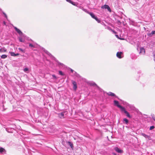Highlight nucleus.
<instances>
[{
  "instance_id": "nucleus-17",
  "label": "nucleus",
  "mask_w": 155,
  "mask_h": 155,
  "mask_svg": "<svg viewBox=\"0 0 155 155\" xmlns=\"http://www.w3.org/2000/svg\"><path fill=\"white\" fill-rule=\"evenodd\" d=\"M107 94L109 95V96H115L116 97V95H115V94H114V93H113L111 92H109L108 93H107Z\"/></svg>"
},
{
  "instance_id": "nucleus-6",
  "label": "nucleus",
  "mask_w": 155,
  "mask_h": 155,
  "mask_svg": "<svg viewBox=\"0 0 155 155\" xmlns=\"http://www.w3.org/2000/svg\"><path fill=\"white\" fill-rule=\"evenodd\" d=\"M123 53L121 52H118L116 54L117 57L119 58H121L123 57Z\"/></svg>"
},
{
  "instance_id": "nucleus-18",
  "label": "nucleus",
  "mask_w": 155,
  "mask_h": 155,
  "mask_svg": "<svg viewBox=\"0 0 155 155\" xmlns=\"http://www.w3.org/2000/svg\"><path fill=\"white\" fill-rule=\"evenodd\" d=\"M123 121L124 123H125L127 124L128 123V120L126 118H124L123 119Z\"/></svg>"
},
{
  "instance_id": "nucleus-14",
  "label": "nucleus",
  "mask_w": 155,
  "mask_h": 155,
  "mask_svg": "<svg viewBox=\"0 0 155 155\" xmlns=\"http://www.w3.org/2000/svg\"><path fill=\"white\" fill-rule=\"evenodd\" d=\"M6 51L7 50L5 47L0 49V52H6Z\"/></svg>"
},
{
  "instance_id": "nucleus-22",
  "label": "nucleus",
  "mask_w": 155,
  "mask_h": 155,
  "mask_svg": "<svg viewBox=\"0 0 155 155\" xmlns=\"http://www.w3.org/2000/svg\"><path fill=\"white\" fill-rule=\"evenodd\" d=\"M7 57V55H5V54H3V55H2L1 56V58H2V59H5V58H6Z\"/></svg>"
},
{
  "instance_id": "nucleus-13",
  "label": "nucleus",
  "mask_w": 155,
  "mask_h": 155,
  "mask_svg": "<svg viewBox=\"0 0 155 155\" xmlns=\"http://www.w3.org/2000/svg\"><path fill=\"white\" fill-rule=\"evenodd\" d=\"M6 152V151L5 150V149L2 148V147H0V153H5Z\"/></svg>"
},
{
  "instance_id": "nucleus-30",
  "label": "nucleus",
  "mask_w": 155,
  "mask_h": 155,
  "mask_svg": "<svg viewBox=\"0 0 155 155\" xmlns=\"http://www.w3.org/2000/svg\"><path fill=\"white\" fill-rule=\"evenodd\" d=\"M91 85H92L93 86H97L96 84L94 82L92 83L91 84Z\"/></svg>"
},
{
  "instance_id": "nucleus-37",
  "label": "nucleus",
  "mask_w": 155,
  "mask_h": 155,
  "mask_svg": "<svg viewBox=\"0 0 155 155\" xmlns=\"http://www.w3.org/2000/svg\"><path fill=\"white\" fill-rule=\"evenodd\" d=\"M116 36L117 37V38H119V37H118V35H116Z\"/></svg>"
},
{
  "instance_id": "nucleus-19",
  "label": "nucleus",
  "mask_w": 155,
  "mask_h": 155,
  "mask_svg": "<svg viewBox=\"0 0 155 155\" xmlns=\"http://www.w3.org/2000/svg\"><path fill=\"white\" fill-rule=\"evenodd\" d=\"M44 51L48 55L50 56H51V54L48 52V51L47 50H44Z\"/></svg>"
},
{
  "instance_id": "nucleus-32",
  "label": "nucleus",
  "mask_w": 155,
  "mask_h": 155,
  "mask_svg": "<svg viewBox=\"0 0 155 155\" xmlns=\"http://www.w3.org/2000/svg\"><path fill=\"white\" fill-rule=\"evenodd\" d=\"M77 7H79L82 10V9L83 8V7H82V6H77Z\"/></svg>"
},
{
  "instance_id": "nucleus-12",
  "label": "nucleus",
  "mask_w": 155,
  "mask_h": 155,
  "mask_svg": "<svg viewBox=\"0 0 155 155\" xmlns=\"http://www.w3.org/2000/svg\"><path fill=\"white\" fill-rule=\"evenodd\" d=\"M155 34V31H152L151 33H148L147 35L149 37H152L153 35Z\"/></svg>"
},
{
  "instance_id": "nucleus-20",
  "label": "nucleus",
  "mask_w": 155,
  "mask_h": 155,
  "mask_svg": "<svg viewBox=\"0 0 155 155\" xmlns=\"http://www.w3.org/2000/svg\"><path fill=\"white\" fill-rule=\"evenodd\" d=\"M19 40L20 42H24V40H23L22 38L21 37H20L19 38Z\"/></svg>"
},
{
  "instance_id": "nucleus-8",
  "label": "nucleus",
  "mask_w": 155,
  "mask_h": 155,
  "mask_svg": "<svg viewBox=\"0 0 155 155\" xmlns=\"http://www.w3.org/2000/svg\"><path fill=\"white\" fill-rule=\"evenodd\" d=\"M141 135L144 137L145 138H147L149 140H151V137L150 136L144 133H142Z\"/></svg>"
},
{
  "instance_id": "nucleus-26",
  "label": "nucleus",
  "mask_w": 155,
  "mask_h": 155,
  "mask_svg": "<svg viewBox=\"0 0 155 155\" xmlns=\"http://www.w3.org/2000/svg\"><path fill=\"white\" fill-rule=\"evenodd\" d=\"M52 77H53V78L54 79H57V77H56V76L55 75H54V74H53L52 75Z\"/></svg>"
},
{
  "instance_id": "nucleus-34",
  "label": "nucleus",
  "mask_w": 155,
  "mask_h": 155,
  "mask_svg": "<svg viewBox=\"0 0 155 155\" xmlns=\"http://www.w3.org/2000/svg\"><path fill=\"white\" fill-rule=\"evenodd\" d=\"M67 2H69L70 3H71V0H66Z\"/></svg>"
},
{
  "instance_id": "nucleus-16",
  "label": "nucleus",
  "mask_w": 155,
  "mask_h": 155,
  "mask_svg": "<svg viewBox=\"0 0 155 155\" xmlns=\"http://www.w3.org/2000/svg\"><path fill=\"white\" fill-rule=\"evenodd\" d=\"M67 143H68V145L70 146L71 147V148H73V144L72 143V142H70V141H68V142H67Z\"/></svg>"
},
{
  "instance_id": "nucleus-23",
  "label": "nucleus",
  "mask_w": 155,
  "mask_h": 155,
  "mask_svg": "<svg viewBox=\"0 0 155 155\" xmlns=\"http://www.w3.org/2000/svg\"><path fill=\"white\" fill-rule=\"evenodd\" d=\"M24 71L26 73H28V69L27 68H25L24 69H23Z\"/></svg>"
},
{
  "instance_id": "nucleus-9",
  "label": "nucleus",
  "mask_w": 155,
  "mask_h": 155,
  "mask_svg": "<svg viewBox=\"0 0 155 155\" xmlns=\"http://www.w3.org/2000/svg\"><path fill=\"white\" fill-rule=\"evenodd\" d=\"M66 112H62L61 113L58 114V117L61 118H64V113H66Z\"/></svg>"
},
{
  "instance_id": "nucleus-11",
  "label": "nucleus",
  "mask_w": 155,
  "mask_h": 155,
  "mask_svg": "<svg viewBox=\"0 0 155 155\" xmlns=\"http://www.w3.org/2000/svg\"><path fill=\"white\" fill-rule=\"evenodd\" d=\"M14 28L15 30L19 34V35H22V32L18 29L15 27H14Z\"/></svg>"
},
{
  "instance_id": "nucleus-5",
  "label": "nucleus",
  "mask_w": 155,
  "mask_h": 155,
  "mask_svg": "<svg viewBox=\"0 0 155 155\" xmlns=\"http://www.w3.org/2000/svg\"><path fill=\"white\" fill-rule=\"evenodd\" d=\"M72 83L73 85V88L75 91H76L77 88V83L74 81H72Z\"/></svg>"
},
{
  "instance_id": "nucleus-36",
  "label": "nucleus",
  "mask_w": 155,
  "mask_h": 155,
  "mask_svg": "<svg viewBox=\"0 0 155 155\" xmlns=\"http://www.w3.org/2000/svg\"><path fill=\"white\" fill-rule=\"evenodd\" d=\"M71 71L72 73L73 72H74V71L72 69H71Z\"/></svg>"
},
{
  "instance_id": "nucleus-31",
  "label": "nucleus",
  "mask_w": 155,
  "mask_h": 155,
  "mask_svg": "<svg viewBox=\"0 0 155 155\" xmlns=\"http://www.w3.org/2000/svg\"><path fill=\"white\" fill-rule=\"evenodd\" d=\"M3 14L4 15V16H5V17L6 18H7V15H6V14L5 13H4V12H3Z\"/></svg>"
},
{
  "instance_id": "nucleus-38",
  "label": "nucleus",
  "mask_w": 155,
  "mask_h": 155,
  "mask_svg": "<svg viewBox=\"0 0 155 155\" xmlns=\"http://www.w3.org/2000/svg\"><path fill=\"white\" fill-rule=\"evenodd\" d=\"M74 72H75L76 74H76V72L74 71Z\"/></svg>"
},
{
  "instance_id": "nucleus-7",
  "label": "nucleus",
  "mask_w": 155,
  "mask_h": 155,
  "mask_svg": "<svg viewBox=\"0 0 155 155\" xmlns=\"http://www.w3.org/2000/svg\"><path fill=\"white\" fill-rule=\"evenodd\" d=\"M121 111H123L126 115V116L129 118H130L131 117L129 113L127 111L125 108L124 107L123 108V109H122V110H121Z\"/></svg>"
},
{
  "instance_id": "nucleus-28",
  "label": "nucleus",
  "mask_w": 155,
  "mask_h": 155,
  "mask_svg": "<svg viewBox=\"0 0 155 155\" xmlns=\"http://www.w3.org/2000/svg\"><path fill=\"white\" fill-rule=\"evenodd\" d=\"M70 3L72 5H73L74 6H77V5H76V4H75L74 2L72 1H71V3Z\"/></svg>"
},
{
  "instance_id": "nucleus-33",
  "label": "nucleus",
  "mask_w": 155,
  "mask_h": 155,
  "mask_svg": "<svg viewBox=\"0 0 155 155\" xmlns=\"http://www.w3.org/2000/svg\"><path fill=\"white\" fill-rule=\"evenodd\" d=\"M29 46L31 47H34L33 45L32 44H29Z\"/></svg>"
},
{
  "instance_id": "nucleus-29",
  "label": "nucleus",
  "mask_w": 155,
  "mask_h": 155,
  "mask_svg": "<svg viewBox=\"0 0 155 155\" xmlns=\"http://www.w3.org/2000/svg\"><path fill=\"white\" fill-rule=\"evenodd\" d=\"M154 126H151L150 127V130H152L154 128Z\"/></svg>"
},
{
  "instance_id": "nucleus-21",
  "label": "nucleus",
  "mask_w": 155,
  "mask_h": 155,
  "mask_svg": "<svg viewBox=\"0 0 155 155\" xmlns=\"http://www.w3.org/2000/svg\"><path fill=\"white\" fill-rule=\"evenodd\" d=\"M56 62H57L58 63V65L59 66H63L64 64L62 63H61L59 62H58V61H56Z\"/></svg>"
},
{
  "instance_id": "nucleus-2",
  "label": "nucleus",
  "mask_w": 155,
  "mask_h": 155,
  "mask_svg": "<svg viewBox=\"0 0 155 155\" xmlns=\"http://www.w3.org/2000/svg\"><path fill=\"white\" fill-rule=\"evenodd\" d=\"M114 104L115 106L117 107H118L121 110H122V109H123V108L124 107H122V106H121V105H120L119 104V102L117 101L114 100Z\"/></svg>"
},
{
  "instance_id": "nucleus-15",
  "label": "nucleus",
  "mask_w": 155,
  "mask_h": 155,
  "mask_svg": "<svg viewBox=\"0 0 155 155\" xmlns=\"http://www.w3.org/2000/svg\"><path fill=\"white\" fill-rule=\"evenodd\" d=\"M10 54L12 56L15 57L18 55L19 54L18 53L15 54L14 52H11L10 53Z\"/></svg>"
},
{
  "instance_id": "nucleus-4",
  "label": "nucleus",
  "mask_w": 155,
  "mask_h": 155,
  "mask_svg": "<svg viewBox=\"0 0 155 155\" xmlns=\"http://www.w3.org/2000/svg\"><path fill=\"white\" fill-rule=\"evenodd\" d=\"M101 8L103 9H107V10L110 12H111V11L109 6L107 5H105L101 7Z\"/></svg>"
},
{
  "instance_id": "nucleus-3",
  "label": "nucleus",
  "mask_w": 155,
  "mask_h": 155,
  "mask_svg": "<svg viewBox=\"0 0 155 155\" xmlns=\"http://www.w3.org/2000/svg\"><path fill=\"white\" fill-rule=\"evenodd\" d=\"M139 49L140 50V51L139 52V54H144L145 53V50L144 48H140L138 47L137 48V50H138Z\"/></svg>"
},
{
  "instance_id": "nucleus-25",
  "label": "nucleus",
  "mask_w": 155,
  "mask_h": 155,
  "mask_svg": "<svg viewBox=\"0 0 155 155\" xmlns=\"http://www.w3.org/2000/svg\"><path fill=\"white\" fill-rule=\"evenodd\" d=\"M59 74L61 75H63L64 74L61 71H59Z\"/></svg>"
},
{
  "instance_id": "nucleus-24",
  "label": "nucleus",
  "mask_w": 155,
  "mask_h": 155,
  "mask_svg": "<svg viewBox=\"0 0 155 155\" xmlns=\"http://www.w3.org/2000/svg\"><path fill=\"white\" fill-rule=\"evenodd\" d=\"M18 49L20 51L23 52V53H24L25 52V50H23L21 48H18Z\"/></svg>"
},
{
  "instance_id": "nucleus-1",
  "label": "nucleus",
  "mask_w": 155,
  "mask_h": 155,
  "mask_svg": "<svg viewBox=\"0 0 155 155\" xmlns=\"http://www.w3.org/2000/svg\"><path fill=\"white\" fill-rule=\"evenodd\" d=\"M91 16L92 18H93L95 20L98 22L100 23V21L96 17L94 14L91 12H89L88 13Z\"/></svg>"
},
{
  "instance_id": "nucleus-10",
  "label": "nucleus",
  "mask_w": 155,
  "mask_h": 155,
  "mask_svg": "<svg viewBox=\"0 0 155 155\" xmlns=\"http://www.w3.org/2000/svg\"><path fill=\"white\" fill-rule=\"evenodd\" d=\"M114 150L116 151L119 153H122L123 152L122 150L119 149L117 147H114Z\"/></svg>"
},
{
  "instance_id": "nucleus-27",
  "label": "nucleus",
  "mask_w": 155,
  "mask_h": 155,
  "mask_svg": "<svg viewBox=\"0 0 155 155\" xmlns=\"http://www.w3.org/2000/svg\"><path fill=\"white\" fill-rule=\"evenodd\" d=\"M82 10L84 11V12L88 13L89 12L87 11V10L85 9H84V8H83V9H82Z\"/></svg>"
},
{
  "instance_id": "nucleus-35",
  "label": "nucleus",
  "mask_w": 155,
  "mask_h": 155,
  "mask_svg": "<svg viewBox=\"0 0 155 155\" xmlns=\"http://www.w3.org/2000/svg\"><path fill=\"white\" fill-rule=\"evenodd\" d=\"M112 153L113 154V155H119V154H116L114 153Z\"/></svg>"
}]
</instances>
